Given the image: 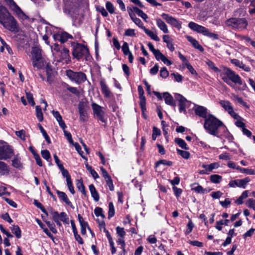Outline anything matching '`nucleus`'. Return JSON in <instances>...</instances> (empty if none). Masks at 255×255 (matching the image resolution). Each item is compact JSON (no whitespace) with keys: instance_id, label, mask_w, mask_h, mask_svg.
Here are the masks:
<instances>
[{"instance_id":"nucleus-35","label":"nucleus","mask_w":255,"mask_h":255,"mask_svg":"<svg viewBox=\"0 0 255 255\" xmlns=\"http://www.w3.org/2000/svg\"><path fill=\"white\" fill-rule=\"evenodd\" d=\"M143 29L144 32L149 36L152 39L156 41H159L160 40L159 38L157 36V34L154 33L153 31L147 29L145 27H143Z\"/></svg>"},{"instance_id":"nucleus-7","label":"nucleus","mask_w":255,"mask_h":255,"mask_svg":"<svg viewBox=\"0 0 255 255\" xmlns=\"http://www.w3.org/2000/svg\"><path fill=\"white\" fill-rule=\"evenodd\" d=\"M226 24L228 26L238 30L246 29L248 24V22L245 18H230L226 21Z\"/></svg>"},{"instance_id":"nucleus-32","label":"nucleus","mask_w":255,"mask_h":255,"mask_svg":"<svg viewBox=\"0 0 255 255\" xmlns=\"http://www.w3.org/2000/svg\"><path fill=\"white\" fill-rule=\"evenodd\" d=\"M9 167L6 164L2 161H0V175H7L9 173Z\"/></svg>"},{"instance_id":"nucleus-49","label":"nucleus","mask_w":255,"mask_h":255,"mask_svg":"<svg viewBox=\"0 0 255 255\" xmlns=\"http://www.w3.org/2000/svg\"><path fill=\"white\" fill-rule=\"evenodd\" d=\"M160 164H163L164 165L170 166L172 165V162L171 161L167 160H164V159L160 160L158 161L156 163L155 166H156V167H157Z\"/></svg>"},{"instance_id":"nucleus-27","label":"nucleus","mask_w":255,"mask_h":255,"mask_svg":"<svg viewBox=\"0 0 255 255\" xmlns=\"http://www.w3.org/2000/svg\"><path fill=\"white\" fill-rule=\"evenodd\" d=\"M186 38L195 48L199 50L200 51L204 50L203 47L199 43L196 39L190 36H187Z\"/></svg>"},{"instance_id":"nucleus-55","label":"nucleus","mask_w":255,"mask_h":255,"mask_svg":"<svg viewBox=\"0 0 255 255\" xmlns=\"http://www.w3.org/2000/svg\"><path fill=\"white\" fill-rule=\"evenodd\" d=\"M41 154L42 157L47 161L51 158L50 153L48 150L45 149L41 150Z\"/></svg>"},{"instance_id":"nucleus-58","label":"nucleus","mask_w":255,"mask_h":255,"mask_svg":"<svg viewBox=\"0 0 255 255\" xmlns=\"http://www.w3.org/2000/svg\"><path fill=\"white\" fill-rule=\"evenodd\" d=\"M246 205L249 208H252L255 210V200L254 199H249L246 202Z\"/></svg>"},{"instance_id":"nucleus-5","label":"nucleus","mask_w":255,"mask_h":255,"mask_svg":"<svg viewBox=\"0 0 255 255\" xmlns=\"http://www.w3.org/2000/svg\"><path fill=\"white\" fill-rule=\"evenodd\" d=\"M91 107L93 111L94 118L97 121L104 123L105 127L106 126L108 118L105 112L103 110L104 108L95 103H92Z\"/></svg>"},{"instance_id":"nucleus-57","label":"nucleus","mask_w":255,"mask_h":255,"mask_svg":"<svg viewBox=\"0 0 255 255\" xmlns=\"http://www.w3.org/2000/svg\"><path fill=\"white\" fill-rule=\"evenodd\" d=\"M122 48V51L125 55H127L131 53L129 49L128 43L126 42H124Z\"/></svg>"},{"instance_id":"nucleus-51","label":"nucleus","mask_w":255,"mask_h":255,"mask_svg":"<svg viewBox=\"0 0 255 255\" xmlns=\"http://www.w3.org/2000/svg\"><path fill=\"white\" fill-rule=\"evenodd\" d=\"M60 221H62L63 223L65 224H69V219L67 217V214L65 212H61L60 213Z\"/></svg>"},{"instance_id":"nucleus-1","label":"nucleus","mask_w":255,"mask_h":255,"mask_svg":"<svg viewBox=\"0 0 255 255\" xmlns=\"http://www.w3.org/2000/svg\"><path fill=\"white\" fill-rule=\"evenodd\" d=\"M207 65L215 72H220V76L224 82L234 88L236 90H245L247 87L240 77L234 71L228 67H223L220 70L215 66L214 63L211 60L206 62Z\"/></svg>"},{"instance_id":"nucleus-37","label":"nucleus","mask_w":255,"mask_h":255,"mask_svg":"<svg viewBox=\"0 0 255 255\" xmlns=\"http://www.w3.org/2000/svg\"><path fill=\"white\" fill-rule=\"evenodd\" d=\"M10 229L12 233L15 235L17 239L21 238V230L17 225H12Z\"/></svg>"},{"instance_id":"nucleus-34","label":"nucleus","mask_w":255,"mask_h":255,"mask_svg":"<svg viewBox=\"0 0 255 255\" xmlns=\"http://www.w3.org/2000/svg\"><path fill=\"white\" fill-rule=\"evenodd\" d=\"M78 110L80 114V120L84 122L87 121V114L83 107L79 105L78 107Z\"/></svg>"},{"instance_id":"nucleus-12","label":"nucleus","mask_w":255,"mask_h":255,"mask_svg":"<svg viewBox=\"0 0 255 255\" xmlns=\"http://www.w3.org/2000/svg\"><path fill=\"white\" fill-rule=\"evenodd\" d=\"M250 178L249 177L242 179H237L232 180L229 183V186L231 187H235L237 186L240 188L245 189L248 183L250 181Z\"/></svg>"},{"instance_id":"nucleus-42","label":"nucleus","mask_w":255,"mask_h":255,"mask_svg":"<svg viewBox=\"0 0 255 255\" xmlns=\"http://www.w3.org/2000/svg\"><path fill=\"white\" fill-rule=\"evenodd\" d=\"M238 170L241 173L249 175H255V170L252 169L245 168L240 167Z\"/></svg>"},{"instance_id":"nucleus-63","label":"nucleus","mask_w":255,"mask_h":255,"mask_svg":"<svg viewBox=\"0 0 255 255\" xmlns=\"http://www.w3.org/2000/svg\"><path fill=\"white\" fill-rule=\"evenodd\" d=\"M172 190L174 193L175 196L178 198L182 193V190L178 188L176 186H173Z\"/></svg>"},{"instance_id":"nucleus-52","label":"nucleus","mask_w":255,"mask_h":255,"mask_svg":"<svg viewBox=\"0 0 255 255\" xmlns=\"http://www.w3.org/2000/svg\"><path fill=\"white\" fill-rule=\"evenodd\" d=\"M194 228V224L191 219L189 220L187 225V229L185 232L186 235L189 234L190 233L193 228Z\"/></svg>"},{"instance_id":"nucleus-3","label":"nucleus","mask_w":255,"mask_h":255,"mask_svg":"<svg viewBox=\"0 0 255 255\" xmlns=\"http://www.w3.org/2000/svg\"><path fill=\"white\" fill-rule=\"evenodd\" d=\"M188 27L192 30L201 33L204 36L214 39H218L219 38V36L217 34L211 32L208 28L194 22H190L188 24Z\"/></svg>"},{"instance_id":"nucleus-46","label":"nucleus","mask_w":255,"mask_h":255,"mask_svg":"<svg viewBox=\"0 0 255 255\" xmlns=\"http://www.w3.org/2000/svg\"><path fill=\"white\" fill-rule=\"evenodd\" d=\"M115 215V208L112 202L109 203L108 218L110 219Z\"/></svg>"},{"instance_id":"nucleus-4","label":"nucleus","mask_w":255,"mask_h":255,"mask_svg":"<svg viewBox=\"0 0 255 255\" xmlns=\"http://www.w3.org/2000/svg\"><path fill=\"white\" fill-rule=\"evenodd\" d=\"M72 55L73 57L78 60L82 58L83 56H87L89 51L88 47L80 43L73 42L71 43Z\"/></svg>"},{"instance_id":"nucleus-10","label":"nucleus","mask_w":255,"mask_h":255,"mask_svg":"<svg viewBox=\"0 0 255 255\" xmlns=\"http://www.w3.org/2000/svg\"><path fill=\"white\" fill-rule=\"evenodd\" d=\"M13 155V150L7 144L0 145V160H6Z\"/></svg>"},{"instance_id":"nucleus-56","label":"nucleus","mask_w":255,"mask_h":255,"mask_svg":"<svg viewBox=\"0 0 255 255\" xmlns=\"http://www.w3.org/2000/svg\"><path fill=\"white\" fill-rule=\"evenodd\" d=\"M78 218L79 222L80 224L81 228H87L88 227V225L87 222L84 221L83 217L81 216L80 214L78 215Z\"/></svg>"},{"instance_id":"nucleus-38","label":"nucleus","mask_w":255,"mask_h":255,"mask_svg":"<svg viewBox=\"0 0 255 255\" xmlns=\"http://www.w3.org/2000/svg\"><path fill=\"white\" fill-rule=\"evenodd\" d=\"M174 141L181 148H183L185 150H188L189 149V147L187 146V144L183 139L180 138H175Z\"/></svg>"},{"instance_id":"nucleus-61","label":"nucleus","mask_w":255,"mask_h":255,"mask_svg":"<svg viewBox=\"0 0 255 255\" xmlns=\"http://www.w3.org/2000/svg\"><path fill=\"white\" fill-rule=\"evenodd\" d=\"M50 214L54 222L56 221H60V214H59L58 212L51 210L50 211Z\"/></svg>"},{"instance_id":"nucleus-39","label":"nucleus","mask_w":255,"mask_h":255,"mask_svg":"<svg viewBox=\"0 0 255 255\" xmlns=\"http://www.w3.org/2000/svg\"><path fill=\"white\" fill-rule=\"evenodd\" d=\"M248 196V191L246 190L243 192L242 195L236 200L235 203L238 205H241L243 203V200L247 198Z\"/></svg>"},{"instance_id":"nucleus-44","label":"nucleus","mask_w":255,"mask_h":255,"mask_svg":"<svg viewBox=\"0 0 255 255\" xmlns=\"http://www.w3.org/2000/svg\"><path fill=\"white\" fill-rule=\"evenodd\" d=\"M12 166L15 168H19L21 167V163L20 162V158L17 156H15L13 159L12 160Z\"/></svg>"},{"instance_id":"nucleus-33","label":"nucleus","mask_w":255,"mask_h":255,"mask_svg":"<svg viewBox=\"0 0 255 255\" xmlns=\"http://www.w3.org/2000/svg\"><path fill=\"white\" fill-rule=\"evenodd\" d=\"M197 185V186L193 188L192 190H194L198 193L205 194L207 193L210 191V189H204L202 186L199 185L197 183H194L193 186Z\"/></svg>"},{"instance_id":"nucleus-60","label":"nucleus","mask_w":255,"mask_h":255,"mask_svg":"<svg viewBox=\"0 0 255 255\" xmlns=\"http://www.w3.org/2000/svg\"><path fill=\"white\" fill-rule=\"evenodd\" d=\"M169 72L166 68H161L160 71V76L163 78H166L168 76Z\"/></svg>"},{"instance_id":"nucleus-13","label":"nucleus","mask_w":255,"mask_h":255,"mask_svg":"<svg viewBox=\"0 0 255 255\" xmlns=\"http://www.w3.org/2000/svg\"><path fill=\"white\" fill-rule=\"evenodd\" d=\"M162 17L169 24L176 27L178 29L181 28V23L175 18L166 13L161 14Z\"/></svg>"},{"instance_id":"nucleus-26","label":"nucleus","mask_w":255,"mask_h":255,"mask_svg":"<svg viewBox=\"0 0 255 255\" xmlns=\"http://www.w3.org/2000/svg\"><path fill=\"white\" fill-rule=\"evenodd\" d=\"M47 73V81L49 84H52L54 81V72L53 71L51 66H48L46 69Z\"/></svg>"},{"instance_id":"nucleus-45","label":"nucleus","mask_w":255,"mask_h":255,"mask_svg":"<svg viewBox=\"0 0 255 255\" xmlns=\"http://www.w3.org/2000/svg\"><path fill=\"white\" fill-rule=\"evenodd\" d=\"M60 170L62 173V176L66 178V180L71 179L70 175L69 174L68 170L64 168L63 165H61L60 167Z\"/></svg>"},{"instance_id":"nucleus-40","label":"nucleus","mask_w":255,"mask_h":255,"mask_svg":"<svg viewBox=\"0 0 255 255\" xmlns=\"http://www.w3.org/2000/svg\"><path fill=\"white\" fill-rule=\"evenodd\" d=\"M222 176L218 174H213L210 176V181L215 184L220 183L222 180Z\"/></svg>"},{"instance_id":"nucleus-43","label":"nucleus","mask_w":255,"mask_h":255,"mask_svg":"<svg viewBox=\"0 0 255 255\" xmlns=\"http://www.w3.org/2000/svg\"><path fill=\"white\" fill-rule=\"evenodd\" d=\"M237 121L235 122V125L237 127L242 128V129L243 128H245L246 127L245 124L243 123L244 119L242 118L241 117L239 116V118H234Z\"/></svg>"},{"instance_id":"nucleus-28","label":"nucleus","mask_w":255,"mask_h":255,"mask_svg":"<svg viewBox=\"0 0 255 255\" xmlns=\"http://www.w3.org/2000/svg\"><path fill=\"white\" fill-rule=\"evenodd\" d=\"M163 98L164 99L165 102L166 104L171 106H175L173 98L169 93H164Z\"/></svg>"},{"instance_id":"nucleus-23","label":"nucleus","mask_w":255,"mask_h":255,"mask_svg":"<svg viewBox=\"0 0 255 255\" xmlns=\"http://www.w3.org/2000/svg\"><path fill=\"white\" fill-rule=\"evenodd\" d=\"M101 91L104 96L106 98H109L111 97V92L109 90L107 87L106 83L104 80H101L100 82Z\"/></svg>"},{"instance_id":"nucleus-11","label":"nucleus","mask_w":255,"mask_h":255,"mask_svg":"<svg viewBox=\"0 0 255 255\" xmlns=\"http://www.w3.org/2000/svg\"><path fill=\"white\" fill-rule=\"evenodd\" d=\"M219 103L222 107L233 118H239V115L234 112L233 107L229 101L221 100L220 101Z\"/></svg>"},{"instance_id":"nucleus-59","label":"nucleus","mask_w":255,"mask_h":255,"mask_svg":"<svg viewBox=\"0 0 255 255\" xmlns=\"http://www.w3.org/2000/svg\"><path fill=\"white\" fill-rule=\"evenodd\" d=\"M140 99V103L139 105L142 112L146 110L145 105H146V101L145 97H139Z\"/></svg>"},{"instance_id":"nucleus-25","label":"nucleus","mask_w":255,"mask_h":255,"mask_svg":"<svg viewBox=\"0 0 255 255\" xmlns=\"http://www.w3.org/2000/svg\"><path fill=\"white\" fill-rule=\"evenodd\" d=\"M163 41L166 43L167 47L171 52L175 50V48L174 47L173 44V40L170 38L169 35H164L162 37Z\"/></svg>"},{"instance_id":"nucleus-14","label":"nucleus","mask_w":255,"mask_h":255,"mask_svg":"<svg viewBox=\"0 0 255 255\" xmlns=\"http://www.w3.org/2000/svg\"><path fill=\"white\" fill-rule=\"evenodd\" d=\"M32 62L33 67L37 69H46L48 66H50L44 57L37 60V61H33Z\"/></svg>"},{"instance_id":"nucleus-62","label":"nucleus","mask_w":255,"mask_h":255,"mask_svg":"<svg viewBox=\"0 0 255 255\" xmlns=\"http://www.w3.org/2000/svg\"><path fill=\"white\" fill-rule=\"evenodd\" d=\"M116 231L118 236L120 237H125L126 232L123 228H121L118 226L116 228Z\"/></svg>"},{"instance_id":"nucleus-6","label":"nucleus","mask_w":255,"mask_h":255,"mask_svg":"<svg viewBox=\"0 0 255 255\" xmlns=\"http://www.w3.org/2000/svg\"><path fill=\"white\" fill-rule=\"evenodd\" d=\"M66 75L68 78L77 84H80L87 80L86 74L82 72H74L72 70H67Z\"/></svg>"},{"instance_id":"nucleus-36","label":"nucleus","mask_w":255,"mask_h":255,"mask_svg":"<svg viewBox=\"0 0 255 255\" xmlns=\"http://www.w3.org/2000/svg\"><path fill=\"white\" fill-rule=\"evenodd\" d=\"M131 9L132 10V13L135 12L143 19H146L148 17L147 15L142 10L136 7L133 6Z\"/></svg>"},{"instance_id":"nucleus-9","label":"nucleus","mask_w":255,"mask_h":255,"mask_svg":"<svg viewBox=\"0 0 255 255\" xmlns=\"http://www.w3.org/2000/svg\"><path fill=\"white\" fill-rule=\"evenodd\" d=\"M0 24L2 25L5 29L12 32L17 33L19 30L18 24L12 15H10Z\"/></svg>"},{"instance_id":"nucleus-54","label":"nucleus","mask_w":255,"mask_h":255,"mask_svg":"<svg viewBox=\"0 0 255 255\" xmlns=\"http://www.w3.org/2000/svg\"><path fill=\"white\" fill-rule=\"evenodd\" d=\"M66 183L69 191L71 192L72 194H74L75 192L74 190V187L73 186V183L71 179L66 180Z\"/></svg>"},{"instance_id":"nucleus-30","label":"nucleus","mask_w":255,"mask_h":255,"mask_svg":"<svg viewBox=\"0 0 255 255\" xmlns=\"http://www.w3.org/2000/svg\"><path fill=\"white\" fill-rule=\"evenodd\" d=\"M202 167L208 172L209 174L213 170L218 168L219 167V164L217 162L212 163L210 164H203Z\"/></svg>"},{"instance_id":"nucleus-64","label":"nucleus","mask_w":255,"mask_h":255,"mask_svg":"<svg viewBox=\"0 0 255 255\" xmlns=\"http://www.w3.org/2000/svg\"><path fill=\"white\" fill-rule=\"evenodd\" d=\"M249 12L251 14H255V0L251 1L249 5Z\"/></svg>"},{"instance_id":"nucleus-17","label":"nucleus","mask_w":255,"mask_h":255,"mask_svg":"<svg viewBox=\"0 0 255 255\" xmlns=\"http://www.w3.org/2000/svg\"><path fill=\"white\" fill-rule=\"evenodd\" d=\"M156 59L158 61L161 60L164 64H166L167 66L171 65L172 64V62L168 60L160 51L159 50L157 49L155 52L153 53Z\"/></svg>"},{"instance_id":"nucleus-18","label":"nucleus","mask_w":255,"mask_h":255,"mask_svg":"<svg viewBox=\"0 0 255 255\" xmlns=\"http://www.w3.org/2000/svg\"><path fill=\"white\" fill-rule=\"evenodd\" d=\"M42 54V50L38 47H34L31 50V60L37 61V60L43 57Z\"/></svg>"},{"instance_id":"nucleus-24","label":"nucleus","mask_w":255,"mask_h":255,"mask_svg":"<svg viewBox=\"0 0 255 255\" xmlns=\"http://www.w3.org/2000/svg\"><path fill=\"white\" fill-rule=\"evenodd\" d=\"M179 101V111L180 113L183 111H186V103L188 102L187 100L182 95H179L178 97Z\"/></svg>"},{"instance_id":"nucleus-22","label":"nucleus","mask_w":255,"mask_h":255,"mask_svg":"<svg viewBox=\"0 0 255 255\" xmlns=\"http://www.w3.org/2000/svg\"><path fill=\"white\" fill-rule=\"evenodd\" d=\"M56 192L60 200L65 202L67 205L73 208L72 203L70 201L67 195L64 192L57 190Z\"/></svg>"},{"instance_id":"nucleus-8","label":"nucleus","mask_w":255,"mask_h":255,"mask_svg":"<svg viewBox=\"0 0 255 255\" xmlns=\"http://www.w3.org/2000/svg\"><path fill=\"white\" fill-rule=\"evenodd\" d=\"M4 1L9 8L20 19L25 20L28 18V17L23 12L13 0H4Z\"/></svg>"},{"instance_id":"nucleus-21","label":"nucleus","mask_w":255,"mask_h":255,"mask_svg":"<svg viewBox=\"0 0 255 255\" xmlns=\"http://www.w3.org/2000/svg\"><path fill=\"white\" fill-rule=\"evenodd\" d=\"M127 8L128 14L132 21L134 22L135 24L138 25L139 27H142L143 28V23L142 22L141 20L139 18H137L135 16L134 13H132V10L131 9V8L128 7Z\"/></svg>"},{"instance_id":"nucleus-20","label":"nucleus","mask_w":255,"mask_h":255,"mask_svg":"<svg viewBox=\"0 0 255 255\" xmlns=\"http://www.w3.org/2000/svg\"><path fill=\"white\" fill-rule=\"evenodd\" d=\"M11 15L5 7L0 5V23L6 20Z\"/></svg>"},{"instance_id":"nucleus-50","label":"nucleus","mask_w":255,"mask_h":255,"mask_svg":"<svg viewBox=\"0 0 255 255\" xmlns=\"http://www.w3.org/2000/svg\"><path fill=\"white\" fill-rule=\"evenodd\" d=\"M72 144L75 146L76 150L77 151V152L79 153V154L81 156V157L83 158H84L87 160V158L86 157H85L84 156H83V152L82 151V148H81V146H80V145L78 144V143H77V142L74 143L73 142V143H72Z\"/></svg>"},{"instance_id":"nucleus-19","label":"nucleus","mask_w":255,"mask_h":255,"mask_svg":"<svg viewBox=\"0 0 255 255\" xmlns=\"http://www.w3.org/2000/svg\"><path fill=\"white\" fill-rule=\"evenodd\" d=\"M58 55L60 57L61 61L64 60L65 62H67L70 61L69 51L65 47L61 48V50Z\"/></svg>"},{"instance_id":"nucleus-31","label":"nucleus","mask_w":255,"mask_h":255,"mask_svg":"<svg viewBox=\"0 0 255 255\" xmlns=\"http://www.w3.org/2000/svg\"><path fill=\"white\" fill-rule=\"evenodd\" d=\"M89 190L91 192L92 197L93 198L94 200L97 202L99 200L100 197L99 195L98 192L97 191L95 187L93 184H91L89 185Z\"/></svg>"},{"instance_id":"nucleus-48","label":"nucleus","mask_w":255,"mask_h":255,"mask_svg":"<svg viewBox=\"0 0 255 255\" xmlns=\"http://www.w3.org/2000/svg\"><path fill=\"white\" fill-rule=\"evenodd\" d=\"M161 134V131L159 129L155 127H153L152 138L153 140H156L157 136Z\"/></svg>"},{"instance_id":"nucleus-29","label":"nucleus","mask_w":255,"mask_h":255,"mask_svg":"<svg viewBox=\"0 0 255 255\" xmlns=\"http://www.w3.org/2000/svg\"><path fill=\"white\" fill-rule=\"evenodd\" d=\"M156 21L157 26L164 33H167L168 32L167 26L164 21L160 18H157Z\"/></svg>"},{"instance_id":"nucleus-16","label":"nucleus","mask_w":255,"mask_h":255,"mask_svg":"<svg viewBox=\"0 0 255 255\" xmlns=\"http://www.w3.org/2000/svg\"><path fill=\"white\" fill-rule=\"evenodd\" d=\"M53 36L55 40H58L63 43L65 42L68 39L73 38L72 35L65 32L54 34Z\"/></svg>"},{"instance_id":"nucleus-15","label":"nucleus","mask_w":255,"mask_h":255,"mask_svg":"<svg viewBox=\"0 0 255 255\" xmlns=\"http://www.w3.org/2000/svg\"><path fill=\"white\" fill-rule=\"evenodd\" d=\"M195 114L200 117L204 118L205 120L208 117V109L203 106L195 105L194 108Z\"/></svg>"},{"instance_id":"nucleus-53","label":"nucleus","mask_w":255,"mask_h":255,"mask_svg":"<svg viewBox=\"0 0 255 255\" xmlns=\"http://www.w3.org/2000/svg\"><path fill=\"white\" fill-rule=\"evenodd\" d=\"M107 9L111 14L115 13V7L113 4L110 1H107L106 4Z\"/></svg>"},{"instance_id":"nucleus-2","label":"nucleus","mask_w":255,"mask_h":255,"mask_svg":"<svg viewBox=\"0 0 255 255\" xmlns=\"http://www.w3.org/2000/svg\"><path fill=\"white\" fill-rule=\"evenodd\" d=\"M204 128L208 133L214 136H219L220 129H222L224 132H227V134H229L227 128L224 123L210 114H209L208 117L205 120Z\"/></svg>"},{"instance_id":"nucleus-47","label":"nucleus","mask_w":255,"mask_h":255,"mask_svg":"<svg viewBox=\"0 0 255 255\" xmlns=\"http://www.w3.org/2000/svg\"><path fill=\"white\" fill-rule=\"evenodd\" d=\"M177 152L178 154L186 159H187L190 157V153L187 151L177 149Z\"/></svg>"},{"instance_id":"nucleus-41","label":"nucleus","mask_w":255,"mask_h":255,"mask_svg":"<svg viewBox=\"0 0 255 255\" xmlns=\"http://www.w3.org/2000/svg\"><path fill=\"white\" fill-rule=\"evenodd\" d=\"M36 116L39 122H42L43 120V113L41 108L39 106H36Z\"/></svg>"}]
</instances>
